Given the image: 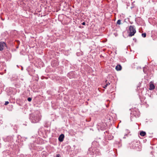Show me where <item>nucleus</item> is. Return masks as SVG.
<instances>
[{
	"label": "nucleus",
	"instance_id": "obj_12",
	"mask_svg": "<svg viewBox=\"0 0 157 157\" xmlns=\"http://www.w3.org/2000/svg\"><path fill=\"white\" fill-rule=\"evenodd\" d=\"M9 103V102L8 101H6L5 102V104L4 105H7Z\"/></svg>",
	"mask_w": 157,
	"mask_h": 157
},
{
	"label": "nucleus",
	"instance_id": "obj_3",
	"mask_svg": "<svg viewBox=\"0 0 157 157\" xmlns=\"http://www.w3.org/2000/svg\"><path fill=\"white\" fill-rule=\"evenodd\" d=\"M6 46V44L5 43L2 41L0 42V51H2Z\"/></svg>",
	"mask_w": 157,
	"mask_h": 157
},
{
	"label": "nucleus",
	"instance_id": "obj_9",
	"mask_svg": "<svg viewBox=\"0 0 157 157\" xmlns=\"http://www.w3.org/2000/svg\"><path fill=\"white\" fill-rule=\"evenodd\" d=\"M146 36V34L145 33H142V36L144 38Z\"/></svg>",
	"mask_w": 157,
	"mask_h": 157
},
{
	"label": "nucleus",
	"instance_id": "obj_13",
	"mask_svg": "<svg viewBox=\"0 0 157 157\" xmlns=\"http://www.w3.org/2000/svg\"><path fill=\"white\" fill-rule=\"evenodd\" d=\"M82 24L83 25H86V23L85 22H83Z\"/></svg>",
	"mask_w": 157,
	"mask_h": 157
},
{
	"label": "nucleus",
	"instance_id": "obj_8",
	"mask_svg": "<svg viewBox=\"0 0 157 157\" xmlns=\"http://www.w3.org/2000/svg\"><path fill=\"white\" fill-rule=\"evenodd\" d=\"M109 84H110V83L108 82L107 83H106L105 85L104 86H103V87L105 88V89H106L107 87V86L109 85Z\"/></svg>",
	"mask_w": 157,
	"mask_h": 157
},
{
	"label": "nucleus",
	"instance_id": "obj_10",
	"mask_svg": "<svg viewBox=\"0 0 157 157\" xmlns=\"http://www.w3.org/2000/svg\"><path fill=\"white\" fill-rule=\"evenodd\" d=\"M121 20H118L117 22V24L118 25H120L121 24Z\"/></svg>",
	"mask_w": 157,
	"mask_h": 157
},
{
	"label": "nucleus",
	"instance_id": "obj_2",
	"mask_svg": "<svg viewBox=\"0 0 157 157\" xmlns=\"http://www.w3.org/2000/svg\"><path fill=\"white\" fill-rule=\"evenodd\" d=\"M130 33L129 36H133L136 32L135 26L134 25H130L129 26Z\"/></svg>",
	"mask_w": 157,
	"mask_h": 157
},
{
	"label": "nucleus",
	"instance_id": "obj_15",
	"mask_svg": "<svg viewBox=\"0 0 157 157\" xmlns=\"http://www.w3.org/2000/svg\"><path fill=\"white\" fill-rule=\"evenodd\" d=\"M127 136V134H125V135H124V136L123 137V138H125L126 137H125V136Z\"/></svg>",
	"mask_w": 157,
	"mask_h": 157
},
{
	"label": "nucleus",
	"instance_id": "obj_4",
	"mask_svg": "<svg viewBox=\"0 0 157 157\" xmlns=\"http://www.w3.org/2000/svg\"><path fill=\"white\" fill-rule=\"evenodd\" d=\"M64 136L63 134H61L59 136L58 139L60 142H62L63 140Z\"/></svg>",
	"mask_w": 157,
	"mask_h": 157
},
{
	"label": "nucleus",
	"instance_id": "obj_1",
	"mask_svg": "<svg viewBox=\"0 0 157 157\" xmlns=\"http://www.w3.org/2000/svg\"><path fill=\"white\" fill-rule=\"evenodd\" d=\"M32 122L33 123L38 122L41 119V117L40 114L32 115L30 117Z\"/></svg>",
	"mask_w": 157,
	"mask_h": 157
},
{
	"label": "nucleus",
	"instance_id": "obj_5",
	"mask_svg": "<svg viewBox=\"0 0 157 157\" xmlns=\"http://www.w3.org/2000/svg\"><path fill=\"white\" fill-rule=\"evenodd\" d=\"M155 86L153 83H150V88L149 89L150 90H153L155 89Z\"/></svg>",
	"mask_w": 157,
	"mask_h": 157
},
{
	"label": "nucleus",
	"instance_id": "obj_6",
	"mask_svg": "<svg viewBox=\"0 0 157 157\" xmlns=\"http://www.w3.org/2000/svg\"><path fill=\"white\" fill-rule=\"evenodd\" d=\"M122 67L120 65H118L116 66V69L117 71H120Z\"/></svg>",
	"mask_w": 157,
	"mask_h": 157
},
{
	"label": "nucleus",
	"instance_id": "obj_14",
	"mask_svg": "<svg viewBox=\"0 0 157 157\" xmlns=\"http://www.w3.org/2000/svg\"><path fill=\"white\" fill-rule=\"evenodd\" d=\"M56 156V157H60V156L59 154H57Z\"/></svg>",
	"mask_w": 157,
	"mask_h": 157
},
{
	"label": "nucleus",
	"instance_id": "obj_11",
	"mask_svg": "<svg viewBox=\"0 0 157 157\" xmlns=\"http://www.w3.org/2000/svg\"><path fill=\"white\" fill-rule=\"evenodd\" d=\"M28 101H31L32 100V98H28Z\"/></svg>",
	"mask_w": 157,
	"mask_h": 157
},
{
	"label": "nucleus",
	"instance_id": "obj_7",
	"mask_svg": "<svg viewBox=\"0 0 157 157\" xmlns=\"http://www.w3.org/2000/svg\"><path fill=\"white\" fill-rule=\"evenodd\" d=\"M146 134V133L145 132L142 131L140 133V135L142 136H144Z\"/></svg>",
	"mask_w": 157,
	"mask_h": 157
}]
</instances>
